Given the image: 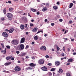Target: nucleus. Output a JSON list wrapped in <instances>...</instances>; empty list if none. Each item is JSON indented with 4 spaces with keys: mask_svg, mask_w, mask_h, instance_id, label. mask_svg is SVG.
Returning a JSON list of instances; mask_svg holds the SVG:
<instances>
[{
    "mask_svg": "<svg viewBox=\"0 0 76 76\" xmlns=\"http://www.w3.org/2000/svg\"><path fill=\"white\" fill-rule=\"evenodd\" d=\"M26 55V53H23L19 55V56L20 57H24Z\"/></svg>",
    "mask_w": 76,
    "mask_h": 76,
    "instance_id": "9d476101",
    "label": "nucleus"
},
{
    "mask_svg": "<svg viewBox=\"0 0 76 76\" xmlns=\"http://www.w3.org/2000/svg\"><path fill=\"white\" fill-rule=\"evenodd\" d=\"M73 4L72 3H71L69 5V8H72L73 7Z\"/></svg>",
    "mask_w": 76,
    "mask_h": 76,
    "instance_id": "4be33fe9",
    "label": "nucleus"
},
{
    "mask_svg": "<svg viewBox=\"0 0 76 76\" xmlns=\"http://www.w3.org/2000/svg\"><path fill=\"white\" fill-rule=\"evenodd\" d=\"M6 48H5V50H1V53H3V54H6Z\"/></svg>",
    "mask_w": 76,
    "mask_h": 76,
    "instance_id": "aec40b11",
    "label": "nucleus"
},
{
    "mask_svg": "<svg viewBox=\"0 0 76 76\" xmlns=\"http://www.w3.org/2000/svg\"><path fill=\"white\" fill-rule=\"evenodd\" d=\"M46 58H49V56L48 55H46L45 56Z\"/></svg>",
    "mask_w": 76,
    "mask_h": 76,
    "instance_id": "c03bdc74",
    "label": "nucleus"
},
{
    "mask_svg": "<svg viewBox=\"0 0 76 76\" xmlns=\"http://www.w3.org/2000/svg\"><path fill=\"white\" fill-rule=\"evenodd\" d=\"M40 50L42 51H46V50H47V48H46V47L45 46H42L40 48Z\"/></svg>",
    "mask_w": 76,
    "mask_h": 76,
    "instance_id": "0eeeda50",
    "label": "nucleus"
},
{
    "mask_svg": "<svg viewBox=\"0 0 76 76\" xmlns=\"http://www.w3.org/2000/svg\"><path fill=\"white\" fill-rule=\"evenodd\" d=\"M1 20H5V19H4V18H1Z\"/></svg>",
    "mask_w": 76,
    "mask_h": 76,
    "instance_id": "c9c22d12",
    "label": "nucleus"
},
{
    "mask_svg": "<svg viewBox=\"0 0 76 76\" xmlns=\"http://www.w3.org/2000/svg\"><path fill=\"white\" fill-rule=\"evenodd\" d=\"M6 16L8 18H12L13 17V14L10 13H7Z\"/></svg>",
    "mask_w": 76,
    "mask_h": 76,
    "instance_id": "7ed1b4c3",
    "label": "nucleus"
},
{
    "mask_svg": "<svg viewBox=\"0 0 76 76\" xmlns=\"http://www.w3.org/2000/svg\"><path fill=\"white\" fill-rule=\"evenodd\" d=\"M12 56H7L6 57V60H10V59H11V58H12Z\"/></svg>",
    "mask_w": 76,
    "mask_h": 76,
    "instance_id": "dca6fc26",
    "label": "nucleus"
},
{
    "mask_svg": "<svg viewBox=\"0 0 76 76\" xmlns=\"http://www.w3.org/2000/svg\"><path fill=\"white\" fill-rule=\"evenodd\" d=\"M53 8L55 10H57L58 9V7L56 6H53Z\"/></svg>",
    "mask_w": 76,
    "mask_h": 76,
    "instance_id": "5701e85b",
    "label": "nucleus"
},
{
    "mask_svg": "<svg viewBox=\"0 0 76 76\" xmlns=\"http://www.w3.org/2000/svg\"><path fill=\"white\" fill-rule=\"evenodd\" d=\"M61 56H64V54L63 53L61 54Z\"/></svg>",
    "mask_w": 76,
    "mask_h": 76,
    "instance_id": "5fc2aeb1",
    "label": "nucleus"
},
{
    "mask_svg": "<svg viewBox=\"0 0 76 76\" xmlns=\"http://www.w3.org/2000/svg\"><path fill=\"white\" fill-rule=\"evenodd\" d=\"M48 66H51V63H49L48 64Z\"/></svg>",
    "mask_w": 76,
    "mask_h": 76,
    "instance_id": "e433bc0d",
    "label": "nucleus"
},
{
    "mask_svg": "<svg viewBox=\"0 0 76 76\" xmlns=\"http://www.w3.org/2000/svg\"><path fill=\"white\" fill-rule=\"evenodd\" d=\"M31 58L33 60H35V56H33L31 57Z\"/></svg>",
    "mask_w": 76,
    "mask_h": 76,
    "instance_id": "473e14b6",
    "label": "nucleus"
},
{
    "mask_svg": "<svg viewBox=\"0 0 76 76\" xmlns=\"http://www.w3.org/2000/svg\"><path fill=\"white\" fill-rule=\"evenodd\" d=\"M49 74L50 76H51L52 75V73H51V72H49Z\"/></svg>",
    "mask_w": 76,
    "mask_h": 76,
    "instance_id": "58836bf2",
    "label": "nucleus"
},
{
    "mask_svg": "<svg viewBox=\"0 0 76 76\" xmlns=\"http://www.w3.org/2000/svg\"><path fill=\"white\" fill-rule=\"evenodd\" d=\"M71 41H74V39H71Z\"/></svg>",
    "mask_w": 76,
    "mask_h": 76,
    "instance_id": "6e6d98bb",
    "label": "nucleus"
},
{
    "mask_svg": "<svg viewBox=\"0 0 76 76\" xmlns=\"http://www.w3.org/2000/svg\"><path fill=\"white\" fill-rule=\"evenodd\" d=\"M59 21L60 22H62L63 21V19H59Z\"/></svg>",
    "mask_w": 76,
    "mask_h": 76,
    "instance_id": "37998d69",
    "label": "nucleus"
},
{
    "mask_svg": "<svg viewBox=\"0 0 76 76\" xmlns=\"http://www.w3.org/2000/svg\"><path fill=\"white\" fill-rule=\"evenodd\" d=\"M42 70L43 71H47V68L45 66H44L41 68Z\"/></svg>",
    "mask_w": 76,
    "mask_h": 76,
    "instance_id": "1a4fd4ad",
    "label": "nucleus"
},
{
    "mask_svg": "<svg viewBox=\"0 0 76 76\" xmlns=\"http://www.w3.org/2000/svg\"><path fill=\"white\" fill-rule=\"evenodd\" d=\"M48 9L46 7H44L43 9H42V10L43 12H45L46 10H47Z\"/></svg>",
    "mask_w": 76,
    "mask_h": 76,
    "instance_id": "4468645a",
    "label": "nucleus"
},
{
    "mask_svg": "<svg viewBox=\"0 0 76 76\" xmlns=\"http://www.w3.org/2000/svg\"><path fill=\"white\" fill-rule=\"evenodd\" d=\"M3 11L4 13V15H6V9H4L3 10Z\"/></svg>",
    "mask_w": 76,
    "mask_h": 76,
    "instance_id": "393cba45",
    "label": "nucleus"
},
{
    "mask_svg": "<svg viewBox=\"0 0 76 76\" xmlns=\"http://www.w3.org/2000/svg\"><path fill=\"white\" fill-rule=\"evenodd\" d=\"M5 31H6V32H9V30L7 29H5Z\"/></svg>",
    "mask_w": 76,
    "mask_h": 76,
    "instance_id": "09e8293b",
    "label": "nucleus"
},
{
    "mask_svg": "<svg viewBox=\"0 0 76 76\" xmlns=\"http://www.w3.org/2000/svg\"><path fill=\"white\" fill-rule=\"evenodd\" d=\"M67 50H68V51H70V49L69 48H68Z\"/></svg>",
    "mask_w": 76,
    "mask_h": 76,
    "instance_id": "13d9d810",
    "label": "nucleus"
},
{
    "mask_svg": "<svg viewBox=\"0 0 76 76\" xmlns=\"http://www.w3.org/2000/svg\"><path fill=\"white\" fill-rule=\"evenodd\" d=\"M15 60V58L13 57L11 58V60Z\"/></svg>",
    "mask_w": 76,
    "mask_h": 76,
    "instance_id": "603ef678",
    "label": "nucleus"
},
{
    "mask_svg": "<svg viewBox=\"0 0 76 76\" xmlns=\"http://www.w3.org/2000/svg\"><path fill=\"white\" fill-rule=\"evenodd\" d=\"M12 63V62H8V63H6L4 64V65L6 66H9V65H10V64Z\"/></svg>",
    "mask_w": 76,
    "mask_h": 76,
    "instance_id": "2eb2a0df",
    "label": "nucleus"
},
{
    "mask_svg": "<svg viewBox=\"0 0 76 76\" xmlns=\"http://www.w3.org/2000/svg\"><path fill=\"white\" fill-rule=\"evenodd\" d=\"M8 3H10V4L11 3V1H8Z\"/></svg>",
    "mask_w": 76,
    "mask_h": 76,
    "instance_id": "0e129e2a",
    "label": "nucleus"
},
{
    "mask_svg": "<svg viewBox=\"0 0 76 76\" xmlns=\"http://www.w3.org/2000/svg\"><path fill=\"white\" fill-rule=\"evenodd\" d=\"M2 35L4 37H8V34L5 32L2 33Z\"/></svg>",
    "mask_w": 76,
    "mask_h": 76,
    "instance_id": "423d86ee",
    "label": "nucleus"
},
{
    "mask_svg": "<svg viewBox=\"0 0 76 76\" xmlns=\"http://www.w3.org/2000/svg\"><path fill=\"white\" fill-rule=\"evenodd\" d=\"M29 66H31V67H35L36 66V64H34V63H31L29 64Z\"/></svg>",
    "mask_w": 76,
    "mask_h": 76,
    "instance_id": "f8f14e48",
    "label": "nucleus"
},
{
    "mask_svg": "<svg viewBox=\"0 0 76 76\" xmlns=\"http://www.w3.org/2000/svg\"><path fill=\"white\" fill-rule=\"evenodd\" d=\"M25 28H27V26H28V24H25Z\"/></svg>",
    "mask_w": 76,
    "mask_h": 76,
    "instance_id": "bf43d9fd",
    "label": "nucleus"
},
{
    "mask_svg": "<svg viewBox=\"0 0 76 76\" xmlns=\"http://www.w3.org/2000/svg\"><path fill=\"white\" fill-rule=\"evenodd\" d=\"M56 4H57L59 5L60 4V2H59L58 1L57 2Z\"/></svg>",
    "mask_w": 76,
    "mask_h": 76,
    "instance_id": "49530a36",
    "label": "nucleus"
},
{
    "mask_svg": "<svg viewBox=\"0 0 76 76\" xmlns=\"http://www.w3.org/2000/svg\"><path fill=\"white\" fill-rule=\"evenodd\" d=\"M44 61L42 59L39 60L38 61V63L40 65L44 64Z\"/></svg>",
    "mask_w": 76,
    "mask_h": 76,
    "instance_id": "20e7f679",
    "label": "nucleus"
},
{
    "mask_svg": "<svg viewBox=\"0 0 76 76\" xmlns=\"http://www.w3.org/2000/svg\"><path fill=\"white\" fill-rule=\"evenodd\" d=\"M69 23H70V24H72V23H73V21H72V20H70L69 21Z\"/></svg>",
    "mask_w": 76,
    "mask_h": 76,
    "instance_id": "2f4dec72",
    "label": "nucleus"
},
{
    "mask_svg": "<svg viewBox=\"0 0 76 76\" xmlns=\"http://www.w3.org/2000/svg\"><path fill=\"white\" fill-rule=\"evenodd\" d=\"M17 54H19V53H20V52L19 51H17L16 52Z\"/></svg>",
    "mask_w": 76,
    "mask_h": 76,
    "instance_id": "ea45409f",
    "label": "nucleus"
},
{
    "mask_svg": "<svg viewBox=\"0 0 76 76\" xmlns=\"http://www.w3.org/2000/svg\"><path fill=\"white\" fill-rule=\"evenodd\" d=\"M56 47L57 48V51H59L60 50V48L58 47V46H56Z\"/></svg>",
    "mask_w": 76,
    "mask_h": 76,
    "instance_id": "7c9ffc66",
    "label": "nucleus"
},
{
    "mask_svg": "<svg viewBox=\"0 0 76 76\" xmlns=\"http://www.w3.org/2000/svg\"><path fill=\"white\" fill-rule=\"evenodd\" d=\"M1 45L2 47V48H4V45L3 43H1Z\"/></svg>",
    "mask_w": 76,
    "mask_h": 76,
    "instance_id": "72a5a7b5",
    "label": "nucleus"
},
{
    "mask_svg": "<svg viewBox=\"0 0 76 76\" xmlns=\"http://www.w3.org/2000/svg\"><path fill=\"white\" fill-rule=\"evenodd\" d=\"M31 22H34V20L32 19L31 20Z\"/></svg>",
    "mask_w": 76,
    "mask_h": 76,
    "instance_id": "338daca9",
    "label": "nucleus"
},
{
    "mask_svg": "<svg viewBox=\"0 0 76 76\" xmlns=\"http://www.w3.org/2000/svg\"><path fill=\"white\" fill-rule=\"evenodd\" d=\"M31 10H32L34 12H36V10L35 9H34L33 8H31Z\"/></svg>",
    "mask_w": 76,
    "mask_h": 76,
    "instance_id": "b1692460",
    "label": "nucleus"
},
{
    "mask_svg": "<svg viewBox=\"0 0 76 76\" xmlns=\"http://www.w3.org/2000/svg\"><path fill=\"white\" fill-rule=\"evenodd\" d=\"M40 32H42V33H43V31L41 30L40 31H39L37 33V34H39V33H40Z\"/></svg>",
    "mask_w": 76,
    "mask_h": 76,
    "instance_id": "bb28decb",
    "label": "nucleus"
},
{
    "mask_svg": "<svg viewBox=\"0 0 76 76\" xmlns=\"http://www.w3.org/2000/svg\"><path fill=\"white\" fill-rule=\"evenodd\" d=\"M73 54L74 56H75V55H76V53H73Z\"/></svg>",
    "mask_w": 76,
    "mask_h": 76,
    "instance_id": "680f3d73",
    "label": "nucleus"
},
{
    "mask_svg": "<svg viewBox=\"0 0 76 76\" xmlns=\"http://www.w3.org/2000/svg\"><path fill=\"white\" fill-rule=\"evenodd\" d=\"M66 75L67 76H71L69 72L66 73Z\"/></svg>",
    "mask_w": 76,
    "mask_h": 76,
    "instance_id": "cd10ccee",
    "label": "nucleus"
},
{
    "mask_svg": "<svg viewBox=\"0 0 76 76\" xmlns=\"http://www.w3.org/2000/svg\"><path fill=\"white\" fill-rule=\"evenodd\" d=\"M56 70V69L55 68H52L50 70L51 71H52V72H54V71H55V70Z\"/></svg>",
    "mask_w": 76,
    "mask_h": 76,
    "instance_id": "c85d7f7f",
    "label": "nucleus"
},
{
    "mask_svg": "<svg viewBox=\"0 0 76 76\" xmlns=\"http://www.w3.org/2000/svg\"><path fill=\"white\" fill-rule=\"evenodd\" d=\"M14 31V29L13 28H11L9 30V33H12L13 31Z\"/></svg>",
    "mask_w": 76,
    "mask_h": 76,
    "instance_id": "a211bd4d",
    "label": "nucleus"
},
{
    "mask_svg": "<svg viewBox=\"0 0 76 76\" xmlns=\"http://www.w3.org/2000/svg\"><path fill=\"white\" fill-rule=\"evenodd\" d=\"M59 71L61 72V73H63V70L61 69H59Z\"/></svg>",
    "mask_w": 76,
    "mask_h": 76,
    "instance_id": "c756f323",
    "label": "nucleus"
},
{
    "mask_svg": "<svg viewBox=\"0 0 76 76\" xmlns=\"http://www.w3.org/2000/svg\"><path fill=\"white\" fill-rule=\"evenodd\" d=\"M11 43L13 45H17L18 44H19V41L18 40H13L11 41Z\"/></svg>",
    "mask_w": 76,
    "mask_h": 76,
    "instance_id": "f03ea898",
    "label": "nucleus"
},
{
    "mask_svg": "<svg viewBox=\"0 0 76 76\" xmlns=\"http://www.w3.org/2000/svg\"><path fill=\"white\" fill-rule=\"evenodd\" d=\"M70 65V63H68L67 64H66V66H68V65Z\"/></svg>",
    "mask_w": 76,
    "mask_h": 76,
    "instance_id": "774afa93",
    "label": "nucleus"
},
{
    "mask_svg": "<svg viewBox=\"0 0 76 76\" xmlns=\"http://www.w3.org/2000/svg\"><path fill=\"white\" fill-rule=\"evenodd\" d=\"M19 13H23V11H19Z\"/></svg>",
    "mask_w": 76,
    "mask_h": 76,
    "instance_id": "4d7b16f0",
    "label": "nucleus"
},
{
    "mask_svg": "<svg viewBox=\"0 0 76 76\" xmlns=\"http://www.w3.org/2000/svg\"><path fill=\"white\" fill-rule=\"evenodd\" d=\"M26 58H29V57L28 56H26Z\"/></svg>",
    "mask_w": 76,
    "mask_h": 76,
    "instance_id": "a19ab883",
    "label": "nucleus"
},
{
    "mask_svg": "<svg viewBox=\"0 0 76 76\" xmlns=\"http://www.w3.org/2000/svg\"><path fill=\"white\" fill-rule=\"evenodd\" d=\"M73 3H75V4H76V1H72Z\"/></svg>",
    "mask_w": 76,
    "mask_h": 76,
    "instance_id": "3c124183",
    "label": "nucleus"
},
{
    "mask_svg": "<svg viewBox=\"0 0 76 76\" xmlns=\"http://www.w3.org/2000/svg\"><path fill=\"white\" fill-rule=\"evenodd\" d=\"M25 46L23 44L19 45L16 48L17 50L21 51V50H23L24 49Z\"/></svg>",
    "mask_w": 76,
    "mask_h": 76,
    "instance_id": "f257e3e1",
    "label": "nucleus"
},
{
    "mask_svg": "<svg viewBox=\"0 0 76 76\" xmlns=\"http://www.w3.org/2000/svg\"><path fill=\"white\" fill-rule=\"evenodd\" d=\"M6 47L8 49H9L10 48V46H6Z\"/></svg>",
    "mask_w": 76,
    "mask_h": 76,
    "instance_id": "f704fd0d",
    "label": "nucleus"
},
{
    "mask_svg": "<svg viewBox=\"0 0 76 76\" xmlns=\"http://www.w3.org/2000/svg\"><path fill=\"white\" fill-rule=\"evenodd\" d=\"M30 25V26H34V24H33L32 23H31Z\"/></svg>",
    "mask_w": 76,
    "mask_h": 76,
    "instance_id": "4c0bfd02",
    "label": "nucleus"
},
{
    "mask_svg": "<svg viewBox=\"0 0 76 76\" xmlns=\"http://www.w3.org/2000/svg\"><path fill=\"white\" fill-rule=\"evenodd\" d=\"M34 39L35 40H37V39H38V36H35L34 38Z\"/></svg>",
    "mask_w": 76,
    "mask_h": 76,
    "instance_id": "412c9836",
    "label": "nucleus"
},
{
    "mask_svg": "<svg viewBox=\"0 0 76 76\" xmlns=\"http://www.w3.org/2000/svg\"><path fill=\"white\" fill-rule=\"evenodd\" d=\"M28 68V69H29L30 70H32V69H33L32 68H31V67H29Z\"/></svg>",
    "mask_w": 76,
    "mask_h": 76,
    "instance_id": "79ce46f5",
    "label": "nucleus"
},
{
    "mask_svg": "<svg viewBox=\"0 0 76 76\" xmlns=\"http://www.w3.org/2000/svg\"><path fill=\"white\" fill-rule=\"evenodd\" d=\"M28 30V27L26 28V29H25V31H27Z\"/></svg>",
    "mask_w": 76,
    "mask_h": 76,
    "instance_id": "052dcab7",
    "label": "nucleus"
},
{
    "mask_svg": "<svg viewBox=\"0 0 76 76\" xmlns=\"http://www.w3.org/2000/svg\"><path fill=\"white\" fill-rule=\"evenodd\" d=\"M51 26H54V24L53 23H51Z\"/></svg>",
    "mask_w": 76,
    "mask_h": 76,
    "instance_id": "de8ad7c7",
    "label": "nucleus"
},
{
    "mask_svg": "<svg viewBox=\"0 0 76 76\" xmlns=\"http://www.w3.org/2000/svg\"><path fill=\"white\" fill-rule=\"evenodd\" d=\"M24 27H25V26L24 25H21L20 26V27L21 29L23 30L24 29Z\"/></svg>",
    "mask_w": 76,
    "mask_h": 76,
    "instance_id": "6ab92c4d",
    "label": "nucleus"
},
{
    "mask_svg": "<svg viewBox=\"0 0 76 76\" xmlns=\"http://www.w3.org/2000/svg\"><path fill=\"white\" fill-rule=\"evenodd\" d=\"M13 10V8H10L9 9V11L10 12H12Z\"/></svg>",
    "mask_w": 76,
    "mask_h": 76,
    "instance_id": "a878e982",
    "label": "nucleus"
},
{
    "mask_svg": "<svg viewBox=\"0 0 76 76\" xmlns=\"http://www.w3.org/2000/svg\"><path fill=\"white\" fill-rule=\"evenodd\" d=\"M60 62L58 61H56L55 62V64L56 66H59V65H60Z\"/></svg>",
    "mask_w": 76,
    "mask_h": 76,
    "instance_id": "9b49d317",
    "label": "nucleus"
},
{
    "mask_svg": "<svg viewBox=\"0 0 76 76\" xmlns=\"http://www.w3.org/2000/svg\"><path fill=\"white\" fill-rule=\"evenodd\" d=\"M38 30V28H37L36 27L35 28L33 29L32 30V31L33 32H36L37 31V30Z\"/></svg>",
    "mask_w": 76,
    "mask_h": 76,
    "instance_id": "ddd939ff",
    "label": "nucleus"
},
{
    "mask_svg": "<svg viewBox=\"0 0 76 76\" xmlns=\"http://www.w3.org/2000/svg\"><path fill=\"white\" fill-rule=\"evenodd\" d=\"M29 48V46H28V45H26V48Z\"/></svg>",
    "mask_w": 76,
    "mask_h": 76,
    "instance_id": "a18cd8bd",
    "label": "nucleus"
},
{
    "mask_svg": "<svg viewBox=\"0 0 76 76\" xmlns=\"http://www.w3.org/2000/svg\"><path fill=\"white\" fill-rule=\"evenodd\" d=\"M66 58H67L66 57H64L63 58V59H65V60H66Z\"/></svg>",
    "mask_w": 76,
    "mask_h": 76,
    "instance_id": "69168bd1",
    "label": "nucleus"
},
{
    "mask_svg": "<svg viewBox=\"0 0 76 76\" xmlns=\"http://www.w3.org/2000/svg\"><path fill=\"white\" fill-rule=\"evenodd\" d=\"M21 69L18 66H16L14 69V70L15 72H19V71H20Z\"/></svg>",
    "mask_w": 76,
    "mask_h": 76,
    "instance_id": "39448f33",
    "label": "nucleus"
},
{
    "mask_svg": "<svg viewBox=\"0 0 76 76\" xmlns=\"http://www.w3.org/2000/svg\"><path fill=\"white\" fill-rule=\"evenodd\" d=\"M33 45L34 44H35V42H33L32 43H31Z\"/></svg>",
    "mask_w": 76,
    "mask_h": 76,
    "instance_id": "e2e57ef3",
    "label": "nucleus"
},
{
    "mask_svg": "<svg viewBox=\"0 0 76 76\" xmlns=\"http://www.w3.org/2000/svg\"><path fill=\"white\" fill-rule=\"evenodd\" d=\"M74 60L72 58H70L69 59L68 61V62L69 63H70V62H72V61H73Z\"/></svg>",
    "mask_w": 76,
    "mask_h": 76,
    "instance_id": "f3484780",
    "label": "nucleus"
},
{
    "mask_svg": "<svg viewBox=\"0 0 76 76\" xmlns=\"http://www.w3.org/2000/svg\"><path fill=\"white\" fill-rule=\"evenodd\" d=\"M25 38L23 37L22 38L20 41V43L22 44V43H24L25 42Z\"/></svg>",
    "mask_w": 76,
    "mask_h": 76,
    "instance_id": "6e6552de",
    "label": "nucleus"
},
{
    "mask_svg": "<svg viewBox=\"0 0 76 76\" xmlns=\"http://www.w3.org/2000/svg\"><path fill=\"white\" fill-rule=\"evenodd\" d=\"M37 15H39V12H37Z\"/></svg>",
    "mask_w": 76,
    "mask_h": 76,
    "instance_id": "8fccbe9b",
    "label": "nucleus"
},
{
    "mask_svg": "<svg viewBox=\"0 0 76 76\" xmlns=\"http://www.w3.org/2000/svg\"><path fill=\"white\" fill-rule=\"evenodd\" d=\"M45 22H47V19H45Z\"/></svg>",
    "mask_w": 76,
    "mask_h": 76,
    "instance_id": "864d4df0",
    "label": "nucleus"
}]
</instances>
